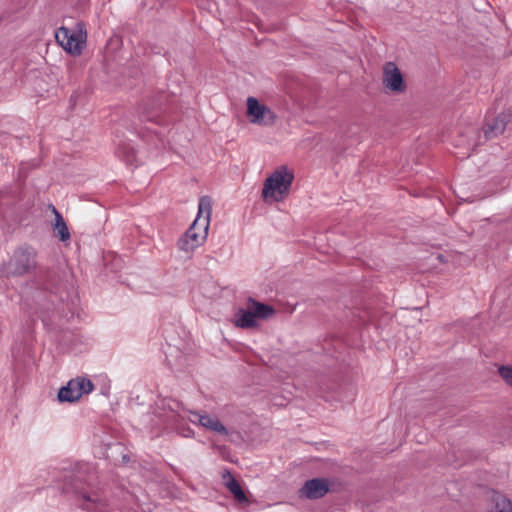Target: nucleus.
I'll return each mask as SVG.
<instances>
[{
	"mask_svg": "<svg viewBox=\"0 0 512 512\" xmlns=\"http://www.w3.org/2000/svg\"><path fill=\"white\" fill-rule=\"evenodd\" d=\"M116 154L127 164L134 165L138 163L137 151L131 143H121L116 150Z\"/></svg>",
	"mask_w": 512,
	"mask_h": 512,
	"instance_id": "obj_15",
	"label": "nucleus"
},
{
	"mask_svg": "<svg viewBox=\"0 0 512 512\" xmlns=\"http://www.w3.org/2000/svg\"><path fill=\"white\" fill-rule=\"evenodd\" d=\"M177 416L183 420H189L192 424L199 425L209 431L227 435L228 430L221 423L219 418L215 415L208 414L205 411H191L185 408H181L177 412Z\"/></svg>",
	"mask_w": 512,
	"mask_h": 512,
	"instance_id": "obj_5",
	"label": "nucleus"
},
{
	"mask_svg": "<svg viewBox=\"0 0 512 512\" xmlns=\"http://www.w3.org/2000/svg\"><path fill=\"white\" fill-rule=\"evenodd\" d=\"M36 266V252L31 247H21L15 251L7 265V273L22 275Z\"/></svg>",
	"mask_w": 512,
	"mask_h": 512,
	"instance_id": "obj_6",
	"label": "nucleus"
},
{
	"mask_svg": "<svg viewBox=\"0 0 512 512\" xmlns=\"http://www.w3.org/2000/svg\"><path fill=\"white\" fill-rule=\"evenodd\" d=\"M83 503L82 506L88 511H100L104 512L106 507V500L98 494L93 495H82Z\"/></svg>",
	"mask_w": 512,
	"mask_h": 512,
	"instance_id": "obj_14",
	"label": "nucleus"
},
{
	"mask_svg": "<svg viewBox=\"0 0 512 512\" xmlns=\"http://www.w3.org/2000/svg\"><path fill=\"white\" fill-rule=\"evenodd\" d=\"M490 501L492 512H512V502L506 496L493 491Z\"/></svg>",
	"mask_w": 512,
	"mask_h": 512,
	"instance_id": "obj_13",
	"label": "nucleus"
},
{
	"mask_svg": "<svg viewBox=\"0 0 512 512\" xmlns=\"http://www.w3.org/2000/svg\"><path fill=\"white\" fill-rule=\"evenodd\" d=\"M274 313L272 306L249 298L245 307L237 310L233 322L240 328H254L259 320L269 319Z\"/></svg>",
	"mask_w": 512,
	"mask_h": 512,
	"instance_id": "obj_3",
	"label": "nucleus"
},
{
	"mask_svg": "<svg viewBox=\"0 0 512 512\" xmlns=\"http://www.w3.org/2000/svg\"><path fill=\"white\" fill-rule=\"evenodd\" d=\"M247 116L251 123L260 126H271L276 120L274 112L254 97L247 99Z\"/></svg>",
	"mask_w": 512,
	"mask_h": 512,
	"instance_id": "obj_8",
	"label": "nucleus"
},
{
	"mask_svg": "<svg viewBox=\"0 0 512 512\" xmlns=\"http://www.w3.org/2000/svg\"><path fill=\"white\" fill-rule=\"evenodd\" d=\"M146 119L149 121H152V122H158L155 118L150 117V116H147Z\"/></svg>",
	"mask_w": 512,
	"mask_h": 512,
	"instance_id": "obj_20",
	"label": "nucleus"
},
{
	"mask_svg": "<svg viewBox=\"0 0 512 512\" xmlns=\"http://www.w3.org/2000/svg\"><path fill=\"white\" fill-rule=\"evenodd\" d=\"M211 213V198L209 196H202L198 203L197 217L177 242V246L181 251L191 253L205 242L208 235Z\"/></svg>",
	"mask_w": 512,
	"mask_h": 512,
	"instance_id": "obj_1",
	"label": "nucleus"
},
{
	"mask_svg": "<svg viewBox=\"0 0 512 512\" xmlns=\"http://www.w3.org/2000/svg\"><path fill=\"white\" fill-rule=\"evenodd\" d=\"M382 83L386 89L394 93H402L406 89L403 75L394 62L385 63Z\"/></svg>",
	"mask_w": 512,
	"mask_h": 512,
	"instance_id": "obj_9",
	"label": "nucleus"
},
{
	"mask_svg": "<svg viewBox=\"0 0 512 512\" xmlns=\"http://www.w3.org/2000/svg\"><path fill=\"white\" fill-rule=\"evenodd\" d=\"M329 491V483L325 479L314 478L306 481L300 493L308 499H318Z\"/></svg>",
	"mask_w": 512,
	"mask_h": 512,
	"instance_id": "obj_11",
	"label": "nucleus"
},
{
	"mask_svg": "<svg viewBox=\"0 0 512 512\" xmlns=\"http://www.w3.org/2000/svg\"><path fill=\"white\" fill-rule=\"evenodd\" d=\"M225 481L226 488L233 494L238 502H247V497L242 490L238 481L231 475L228 470H225L222 474Z\"/></svg>",
	"mask_w": 512,
	"mask_h": 512,
	"instance_id": "obj_12",
	"label": "nucleus"
},
{
	"mask_svg": "<svg viewBox=\"0 0 512 512\" xmlns=\"http://www.w3.org/2000/svg\"><path fill=\"white\" fill-rule=\"evenodd\" d=\"M53 212L55 214L54 230L57 232L61 241H68L70 239V232L62 215L55 209V207H53Z\"/></svg>",
	"mask_w": 512,
	"mask_h": 512,
	"instance_id": "obj_17",
	"label": "nucleus"
},
{
	"mask_svg": "<svg viewBox=\"0 0 512 512\" xmlns=\"http://www.w3.org/2000/svg\"><path fill=\"white\" fill-rule=\"evenodd\" d=\"M294 180L293 173L285 166L276 169L263 184L262 198L267 203L284 200Z\"/></svg>",
	"mask_w": 512,
	"mask_h": 512,
	"instance_id": "obj_2",
	"label": "nucleus"
},
{
	"mask_svg": "<svg viewBox=\"0 0 512 512\" xmlns=\"http://www.w3.org/2000/svg\"><path fill=\"white\" fill-rule=\"evenodd\" d=\"M10 194L8 191L1 190L0 191V203L2 204L6 198H9Z\"/></svg>",
	"mask_w": 512,
	"mask_h": 512,
	"instance_id": "obj_19",
	"label": "nucleus"
},
{
	"mask_svg": "<svg viewBox=\"0 0 512 512\" xmlns=\"http://www.w3.org/2000/svg\"><path fill=\"white\" fill-rule=\"evenodd\" d=\"M55 39L66 52L78 56L86 44V27L82 22H77L72 28L60 27L55 33Z\"/></svg>",
	"mask_w": 512,
	"mask_h": 512,
	"instance_id": "obj_4",
	"label": "nucleus"
},
{
	"mask_svg": "<svg viewBox=\"0 0 512 512\" xmlns=\"http://www.w3.org/2000/svg\"><path fill=\"white\" fill-rule=\"evenodd\" d=\"M497 372L504 383L512 388V365H500Z\"/></svg>",
	"mask_w": 512,
	"mask_h": 512,
	"instance_id": "obj_18",
	"label": "nucleus"
},
{
	"mask_svg": "<svg viewBox=\"0 0 512 512\" xmlns=\"http://www.w3.org/2000/svg\"><path fill=\"white\" fill-rule=\"evenodd\" d=\"M94 385L91 380L84 377L71 379L66 386L62 387L58 392V399L61 402H75L79 400L83 394H89L93 391Z\"/></svg>",
	"mask_w": 512,
	"mask_h": 512,
	"instance_id": "obj_7",
	"label": "nucleus"
},
{
	"mask_svg": "<svg viewBox=\"0 0 512 512\" xmlns=\"http://www.w3.org/2000/svg\"><path fill=\"white\" fill-rule=\"evenodd\" d=\"M172 404H174L175 406H178V404L174 401H169L167 404L171 410V415L169 416V418H171L175 421V428H176L177 432L186 438L193 437L194 431L190 427H186L182 423V421H184V420L177 416V412L180 411L181 409L174 410Z\"/></svg>",
	"mask_w": 512,
	"mask_h": 512,
	"instance_id": "obj_16",
	"label": "nucleus"
},
{
	"mask_svg": "<svg viewBox=\"0 0 512 512\" xmlns=\"http://www.w3.org/2000/svg\"><path fill=\"white\" fill-rule=\"evenodd\" d=\"M512 114L502 112L492 119H488L484 126V135L486 139H492L502 134L507 124L510 122Z\"/></svg>",
	"mask_w": 512,
	"mask_h": 512,
	"instance_id": "obj_10",
	"label": "nucleus"
}]
</instances>
